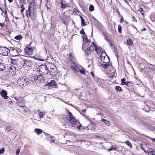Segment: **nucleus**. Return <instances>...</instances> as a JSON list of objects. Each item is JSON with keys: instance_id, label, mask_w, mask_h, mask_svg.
<instances>
[{"instance_id": "473e14b6", "label": "nucleus", "mask_w": 155, "mask_h": 155, "mask_svg": "<svg viewBox=\"0 0 155 155\" xmlns=\"http://www.w3.org/2000/svg\"><path fill=\"white\" fill-rule=\"evenodd\" d=\"M22 38V36L21 35H19L15 37L14 38L17 40H19L21 39Z\"/></svg>"}, {"instance_id": "aec40b11", "label": "nucleus", "mask_w": 155, "mask_h": 155, "mask_svg": "<svg viewBox=\"0 0 155 155\" xmlns=\"http://www.w3.org/2000/svg\"><path fill=\"white\" fill-rule=\"evenodd\" d=\"M35 132L38 134L39 135L40 134H41L43 132V131L40 129H35L34 130Z\"/></svg>"}, {"instance_id": "8fccbe9b", "label": "nucleus", "mask_w": 155, "mask_h": 155, "mask_svg": "<svg viewBox=\"0 0 155 155\" xmlns=\"http://www.w3.org/2000/svg\"><path fill=\"white\" fill-rule=\"evenodd\" d=\"M146 30V29L145 28H143V29H141L140 31H144Z\"/></svg>"}, {"instance_id": "a19ab883", "label": "nucleus", "mask_w": 155, "mask_h": 155, "mask_svg": "<svg viewBox=\"0 0 155 155\" xmlns=\"http://www.w3.org/2000/svg\"><path fill=\"white\" fill-rule=\"evenodd\" d=\"M118 31L119 33H120L121 32L122 28L121 26L120 25H118Z\"/></svg>"}, {"instance_id": "f3484780", "label": "nucleus", "mask_w": 155, "mask_h": 155, "mask_svg": "<svg viewBox=\"0 0 155 155\" xmlns=\"http://www.w3.org/2000/svg\"><path fill=\"white\" fill-rule=\"evenodd\" d=\"M37 112L40 118L43 117L45 115V114L46 113V112H42L40 111L39 110H38Z\"/></svg>"}, {"instance_id": "c85d7f7f", "label": "nucleus", "mask_w": 155, "mask_h": 155, "mask_svg": "<svg viewBox=\"0 0 155 155\" xmlns=\"http://www.w3.org/2000/svg\"><path fill=\"white\" fill-rule=\"evenodd\" d=\"M36 84H39L40 83L41 78H33Z\"/></svg>"}, {"instance_id": "69168bd1", "label": "nucleus", "mask_w": 155, "mask_h": 155, "mask_svg": "<svg viewBox=\"0 0 155 155\" xmlns=\"http://www.w3.org/2000/svg\"><path fill=\"white\" fill-rule=\"evenodd\" d=\"M141 148L142 149V150H144V148L143 147H141Z\"/></svg>"}, {"instance_id": "3c124183", "label": "nucleus", "mask_w": 155, "mask_h": 155, "mask_svg": "<svg viewBox=\"0 0 155 155\" xmlns=\"http://www.w3.org/2000/svg\"><path fill=\"white\" fill-rule=\"evenodd\" d=\"M123 18H121L120 19V23H122V22H123Z\"/></svg>"}, {"instance_id": "393cba45", "label": "nucleus", "mask_w": 155, "mask_h": 155, "mask_svg": "<svg viewBox=\"0 0 155 155\" xmlns=\"http://www.w3.org/2000/svg\"><path fill=\"white\" fill-rule=\"evenodd\" d=\"M80 17L81 19V25L82 26H84L86 25L85 24L84 19L83 18V17L80 15Z\"/></svg>"}, {"instance_id": "49530a36", "label": "nucleus", "mask_w": 155, "mask_h": 155, "mask_svg": "<svg viewBox=\"0 0 155 155\" xmlns=\"http://www.w3.org/2000/svg\"><path fill=\"white\" fill-rule=\"evenodd\" d=\"M132 20L134 21H137L136 19L134 16L132 17Z\"/></svg>"}, {"instance_id": "603ef678", "label": "nucleus", "mask_w": 155, "mask_h": 155, "mask_svg": "<svg viewBox=\"0 0 155 155\" xmlns=\"http://www.w3.org/2000/svg\"><path fill=\"white\" fill-rule=\"evenodd\" d=\"M81 124L79 126H77V127L78 129H79L80 127H81Z\"/></svg>"}, {"instance_id": "7c9ffc66", "label": "nucleus", "mask_w": 155, "mask_h": 155, "mask_svg": "<svg viewBox=\"0 0 155 155\" xmlns=\"http://www.w3.org/2000/svg\"><path fill=\"white\" fill-rule=\"evenodd\" d=\"M115 89L117 92H120L121 91V87L119 86H117L115 87Z\"/></svg>"}, {"instance_id": "72a5a7b5", "label": "nucleus", "mask_w": 155, "mask_h": 155, "mask_svg": "<svg viewBox=\"0 0 155 155\" xmlns=\"http://www.w3.org/2000/svg\"><path fill=\"white\" fill-rule=\"evenodd\" d=\"M132 85V83L130 82H127L125 84L126 86L127 87H131Z\"/></svg>"}, {"instance_id": "bb28decb", "label": "nucleus", "mask_w": 155, "mask_h": 155, "mask_svg": "<svg viewBox=\"0 0 155 155\" xmlns=\"http://www.w3.org/2000/svg\"><path fill=\"white\" fill-rule=\"evenodd\" d=\"M61 7L63 8H66V4L65 2L61 1Z\"/></svg>"}, {"instance_id": "09e8293b", "label": "nucleus", "mask_w": 155, "mask_h": 155, "mask_svg": "<svg viewBox=\"0 0 155 155\" xmlns=\"http://www.w3.org/2000/svg\"><path fill=\"white\" fill-rule=\"evenodd\" d=\"M4 26V23H0V26L1 27H3Z\"/></svg>"}, {"instance_id": "4be33fe9", "label": "nucleus", "mask_w": 155, "mask_h": 155, "mask_svg": "<svg viewBox=\"0 0 155 155\" xmlns=\"http://www.w3.org/2000/svg\"><path fill=\"white\" fill-rule=\"evenodd\" d=\"M5 66L3 63L0 62V71H2L5 69Z\"/></svg>"}, {"instance_id": "13d9d810", "label": "nucleus", "mask_w": 155, "mask_h": 155, "mask_svg": "<svg viewBox=\"0 0 155 155\" xmlns=\"http://www.w3.org/2000/svg\"><path fill=\"white\" fill-rule=\"evenodd\" d=\"M0 10L2 11V13L4 12L3 10L2 9V8H0Z\"/></svg>"}, {"instance_id": "79ce46f5", "label": "nucleus", "mask_w": 155, "mask_h": 155, "mask_svg": "<svg viewBox=\"0 0 155 155\" xmlns=\"http://www.w3.org/2000/svg\"><path fill=\"white\" fill-rule=\"evenodd\" d=\"M5 152V149L4 148H2L0 150V154L3 153Z\"/></svg>"}, {"instance_id": "7ed1b4c3", "label": "nucleus", "mask_w": 155, "mask_h": 155, "mask_svg": "<svg viewBox=\"0 0 155 155\" xmlns=\"http://www.w3.org/2000/svg\"><path fill=\"white\" fill-rule=\"evenodd\" d=\"M37 70L40 74L39 76L43 77L46 75L48 72V70L45 65H41L37 68Z\"/></svg>"}, {"instance_id": "5701e85b", "label": "nucleus", "mask_w": 155, "mask_h": 155, "mask_svg": "<svg viewBox=\"0 0 155 155\" xmlns=\"http://www.w3.org/2000/svg\"><path fill=\"white\" fill-rule=\"evenodd\" d=\"M28 2L31 5V6L34 7L35 5L34 0H27Z\"/></svg>"}, {"instance_id": "052dcab7", "label": "nucleus", "mask_w": 155, "mask_h": 155, "mask_svg": "<svg viewBox=\"0 0 155 155\" xmlns=\"http://www.w3.org/2000/svg\"><path fill=\"white\" fill-rule=\"evenodd\" d=\"M5 13L6 15L7 14V12L6 9L5 10Z\"/></svg>"}, {"instance_id": "20e7f679", "label": "nucleus", "mask_w": 155, "mask_h": 155, "mask_svg": "<svg viewBox=\"0 0 155 155\" xmlns=\"http://www.w3.org/2000/svg\"><path fill=\"white\" fill-rule=\"evenodd\" d=\"M15 100H13L14 101L16 102L17 104L20 107H23L25 111V109H26V107L24 105V102L23 99L21 97H19L14 98Z\"/></svg>"}, {"instance_id": "2f4dec72", "label": "nucleus", "mask_w": 155, "mask_h": 155, "mask_svg": "<svg viewBox=\"0 0 155 155\" xmlns=\"http://www.w3.org/2000/svg\"><path fill=\"white\" fill-rule=\"evenodd\" d=\"M117 149L116 145L112 146L110 147V148L109 149L108 151H110L112 150H115Z\"/></svg>"}, {"instance_id": "c03bdc74", "label": "nucleus", "mask_w": 155, "mask_h": 155, "mask_svg": "<svg viewBox=\"0 0 155 155\" xmlns=\"http://www.w3.org/2000/svg\"><path fill=\"white\" fill-rule=\"evenodd\" d=\"M80 33L82 35H83L85 34V32L84 31V29L83 28L81 29V30L80 31Z\"/></svg>"}, {"instance_id": "bf43d9fd", "label": "nucleus", "mask_w": 155, "mask_h": 155, "mask_svg": "<svg viewBox=\"0 0 155 155\" xmlns=\"http://www.w3.org/2000/svg\"><path fill=\"white\" fill-rule=\"evenodd\" d=\"M44 133L45 134V135L46 136H47V135H49L48 134V133H45V132H44Z\"/></svg>"}, {"instance_id": "0e129e2a", "label": "nucleus", "mask_w": 155, "mask_h": 155, "mask_svg": "<svg viewBox=\"0 0 155 155\" xmlns=\"http://www.w3.org/2000/svg\"><path fill=\"white\" fill-rule=\"evenodd\" d=\"M114 51H115V54H116V48L115 47H114Z\"/></svg>"}, {"instance_id": "c756f323", "label": "nucleus", "mask_w": 155, "mask_h": 155, "mask_svg": "<svg viewBox=\"0 0 155 155\" xmlns=\"http://www.w3.org/2000/svg\"><path fill=\"white\" fill-rule=\"evenodd\" d=\"M102 121L104 122L105 124L109 126L110 125V123L109 121L106 120L105 119H103L102 120Z\"/></svg>"}, {"instance_id": "ddd939ff", "label": "nucleus", "mask_w": 155, "mask_h": 155, "mask_svg": "<svg viewBox=\"0 0 155 155\" xmlns=\"http://www.w3.org/2000/svg\"><path fill=\"white\" fill-rule=\"evenodd\" d=\"M29 58H28V59H23L24 64L30 66L32 64L31 60L29 59Z\"/></svg>"}, {"instance_id": "774afa93", "label": "nucleus", "mask_w": 155, "mask_h": 155, "mask_svg": "<svg viewBox=\"0 0 155 155\" xmlns=\"http://www.w3.org/2000/svg\"><path fill=\"white\" fill-rule=\"evenodd\" d=\"M152 140L155 142V138L153 139Z\"/></svg>"}, {"instance_id": "b1692460", "label": "nucleus", "mask_w": 155, "mask_h": 155, "mask_svg": "<svg viewBox=\"0 0 155 155\" xmlns=\"http://www.w3.org/2000/svg\"><path fill=\"white\" fill-rule=\"evenodd\" d=\"M127 42V44L130 46H132L133 45L132 40L130 38L128 39Z\"/></svg>"}, {"instance_id": "ea45409f", "label": "nucleus", "mask_w": 155, "mask_h": 155, "mask_svg": "<svg viewBox=\"0 0 155 155\" xmlns=\"http://www.w3.org/2000/svg\"><path fill=\"white\" fill-rule=\"evenodd\" d=\"M20 7L21 8V12L22 13H23L24 11V10H25V8L24 7V5L22 4L21 5Z\"/></svg>"}, {"instance_id": "e2e57ef3", "label": "nucleus", "mask_w": 155, "mask_h": 155, "mask_svg": "<svg viewBox=\"0 0 155 155\" xmlns=\"http://www.w3.org/2000/svg\"><path fill=\"white\" fill-rule=\"evenodd\" d=\"M86 110L85 109H84V110H83L82 111V112L83 113H85V111Z\"/></svg>"}, {"instance_id": "cd10ccee", "label": "nucleus", "mask_w": 155, "mask_h": 155, "mask_svg": "<svg viewBox=\"0 0 155 155\" xmlns=\"http://www.w3.org/2000/svg\"><path fill=\"white\" fill-rule=\"evenodd\" d=\"M101 66L104 68H108V67L110 66V64H109L105 63V64H101Z\"/></svg>"}, {"instance_id": "4468645a", "label": "nucleus", "mask_w": 155, "mask_h": 155, "mask_svg": "<svg viewBox=\"0 0 155 155\" xmlns=\"http://www.w3.org/2000/svg\"><path fill=\"white\" fill-rule=\"evenodd\" d=\"M76 71H79V72L81 73V74L83 75L85 74V71L84 69L81 66L79 67L78 68H76Z\"/></svg>"}, {"instance_id": "423d86ee", "label": "nucleus", "mask_w": 155, "mask_h": 155, "mask_svg": "<svg viewBox=\"0 0 155 155\" xmlns=\"http://www.w3.org/2000/svg\"><path fill=\"white\" fill-rule=\"evenodd\" d=\"M55 85V82L54 80H52L48 84H45L43 87L44 90H48L51 89L53 86Z\"/></svg>"}, {"instance_id": "c9c22d12", "label": "nucleus", "mask_w": 155, "mask_h": 155, "mask_svg": "<svg viewBox=\"0 0 155 155\" xmlns=\"http://www.w3.org/2000/svg\"><path fill=\"white\" fill-rule=\"evenodd\" d=\"M94 6L92 5H91L89 7V10L90 12H92L94 10Z\"/></svg>"}, {"instance_id": "f8f14e48", "label": "nucleus", "mask_w": 155, "mask_h": 155, "mask_svg": "<svg viewBox=\"0 0 155 155\" xmlns=\"http://www.w3.org/2000/svg\"><path fill=\"white\" fill-rule=\"evenodd\" d=\"M79 66H78L75 61H71V63L70 67L71 68L75 71H76V68H78Z\"/></svg>"}, {"instance_id": "1a4fd4ad", "label": "nucleus", "mask_w": 155, "mask_h": 155, "mask_svg": "<svg viewBox=\"0 0 155 155\" xmlns=\"http://www.w3.org/2000/svg\"><path fill=\"white\" fill-rule=\"evenodd\" d=\"M8 72L9 76L12 77L16 74V69L14 66H11V67L9 68Z\"/></svg>"}, {"instance_id": "dca6fc26", "label": "nucleus", "mask_w": 155, "mask_h": 155, "mask_svg": "<svg viewBox=\"0 0 155 155\" xmlns=\"http://www.w3.org/2000/svg\"><path fill=\"white\" fill-rule=\"evenodd\" d=\"M32 8L31 5H29L28 7V10L26 11V15L27 17L29 18V16L31 14V8Z\"/></svg>"}, {"instance_id": "0eeeda50", "label": "nucleus", "mask_w": 155, "mask_h": 155, "mask_svg": "<svg viewBox=\"0 0 155 155\" xmlns=\"http://www.w3.org/2000/svg\"><path fill=\"white\" fill-rule=\"evenodd\" d=\"M17 83L22 87L27 85L28 82L25 78H19L17 81Z\"/></svg>"}, {"instance_id": "6e6d98bb", "label": "nucleus", "mask_w": 155, "mask_h": 155, "mask_svg": "<svg viewBox=\"0 0 155 155\" xmlns=\"http://www.w3.org/2000/svg\"><path fill=\"white\" fill-rule=\"evenodd\" d=\"M109 43H110V46L111 47H113V45L111 43V41H110V42H109Z\"/></svg>"}, {"instance_id": "6e6552de", "label": "nucleus", "mask_w": 155, "mask_h": 155, "mask_svg": "<svg viewBox=\"0 0 155 155\" xmlns=\"http://www.w3.org/2000/svg\"><path fill=\"white\" fill-rule=\"evenodd\" d=\"M10 53V50L8 48L4 47L0 48V54L2 55H7L8 53Z\"/></svg>"}, {"instance_id": "a878e982", "label": "nucleus", "mask_w": 155, "mask_h": 155, "mask_svg": "<svg viewBox=\"0 0 155 155\" xmlns=\"http://www.w3.org/2000/svg\"><path fill=\"white\" fill-rule=\"evenodd\" d=\"M69 57L68 58L69 60L71 61V62L73 61H74V57L73 55H72L71 54H69Z\"/></svg>"}, {"instance_id": "f704fd0d", "label": "nucleus", "mask_w": 155, "mask_h": 155, "mask_svg": "<svg viewBox=\"0 0 155 155\" xmlns=\"http://www.w3.org/2000/svg\"><path fill=\"white\" fill-rule=\"evenodd\" d=\"M125 143H126V144L129 146L130 147H132V145L131 143L128 140H127L126 142H124Z\"/></svg>"}, {"instance_id": "37998d69", "label": "nucleus", "mask_w": 155, "mask_h": 155, "mask_svg": "<svg viewBox=\"0 0 155 155\" xmlns=\"http://www.w3.org/2000/svg\"><path fill=\"white\" fill-rule=\"evenodd\" d=\"M104 38L105 40L109 42H110L111 41L110 39L107 36H105Z\"/></svg>"}, {"instance_id": "338daca9", "label": "nucleus", "mask_w": 155, "mask_h": 155, "mask_svg": "<svg viewBox=\"0 0 155 155\" xmlns=\"http://www.w3.org/2000/svg\"><path fill=\"white\" fill-rule=\"evenodd\" d=\"M143 150L144 151L145 153H147V151H146L145 149H144V150Z\"/></svg>"}, {"instance_id": "58836bf2", "label": "nucleus", "mask_w": 155, "mask_h": 155, "mask_svg": "<svg viewBox=\"0 0 155 155\" xmlns=\"http://www.w3.org/2000/svg\"><path fill=\"white\" fill-rule=\"evenodd\" d=\"M11 130V128L10 127L8 126L6 127L5 130V131L6 132H8Z\"/></svg>"}, {"instance_id": "5fc2aeb1", "label": "nucleus", "mask_w": 155, "mask_h": 155, "mask_svg": "<svg viewBox=\"0 0 155 155\" xmlns=\"http://www.w3.org/2000/svg\"><path fill=\"white\" fill-rule=\"evenodd\" d=\"M50 73L51 75H52L53 76L54 75V74H53V73L52 71H50Z\"/></svg>"}, {"instance_id": "39448f33", "label": "nucleus", "mask_w": 155, "mask_h": 155, "mask_svg": "<svg viewBox=\"0 0 155 155\" xmlns=\"http://www.w3.org/2000/svg\"><path fill=\"white\" fill-rule=\"evenodd\" d=\"M100 57L101 61L104 63H108L110 61L109 57L104 52H102Z\"/></svg>"}, {"instance_id": "864d4df0", "label": "nucleus", "mask_w": 155, "mask_h": 155, "mask_svg": "<svg viewBox=\"0 0 155 155\" xmlns=\"http://www.w3.org/2000/svg\"><path fill=\"white\" fill-rule=\"evenodd\" d=\"M67 21H67L66 20H64L63 21V22L64 24H65L66 23V22H67Z\"/></svg>"}, {"instance_id": "4d7b16f0", "label": "nucleus", "mask_w": 155, "mask_h": 155, "mask_svg": "<svg viewBox=\"0 0 155 155\" xmlns=\"http://www.w3.org/2000/svg\"><path fill=\"white\" fill-rule=\"evenodd\" d=\"M144 12V11H143V10H141V12H140V13H141V14H144V13H143V12Z\"/></svg>"}, {"instance_id": "f03ea898", "label": "nucleus", "mask_w": 155, "mask_h": 155, "mask_svg": "<svg viewBox=\"0 0 155 155\" xmlns=\"http://www.w3.org/2000/svg\"><path fill=\"white\" fill-rule=\"evenodd\" d=\"M65 112L68 115L66 117V119L69 123L70 125L72 127L75 124L76 121L75 117L73 115L72 113L69 111L67 109H65Z\"/></svg>"}, {"instance_id": "680f3d73", "label": "nucleus", "mask_w": 155, "mask_h": 155, "mask_svg": "<svg viewBox=\"0 0 155 155\" xmlns=\"http://www.w3.org/2000/svg\"><path fill=\"white\" fill-rule=\"evenodd\" d=\"M8 1L9 3H11L13 2V0H8Z\"/></svg>"}, {"instance_id": "9b49d317", "label": "nucleus", "mask_w": 155, "mask_h": 155, "mask_svg": "<svg viewBox=\"0 0 155 155\" xmlns=\"http://www.w3.org/2000/svg\"><path fill=\"white\" fill-rule=\"evenodd\" d=\"M25 53L28 55H31L33 53V50L31 48L26 47L25 49Z\"/></svg>"}, {"instance_id": "412c9836", "label": "nucleus", "mask_w": 155, "mask_h": 155, "mask_svg": "<svg viewBox=\"0 0 155 155\" xmlns=\"http://www.w3.org/2000/svg\"><path fill=\"white\" fill-rule=\"evenodd\" d=\"M154 151L152 148H149L147 150V153L150 154L155 155V153H153Z\"/></svg>"}, {"instance_id": "a18cd8bd", "label": "nucleus", "mask_w": 155, "mask_h": 155, "mask_svg": "<svg viewBox=\"0 0 155 155\" xmlns=\"http://www.w3.org/2000/svg\"><path fill=\"white\" fill-rule=\"evenodd\" d=\"M20 150L19 149H17L16 150V154L18 155L20 153Z\"/></svg>"}, {"instance_id": "2eb2a0df", "label": "nucleus", "mask_w": 155, "mask_h": 155, "mask_svg": "<svg viewBox=\"0 0 155 155\" xmlns=\"http://www.w3.org/2000/svg\"><path fill=\"white\" fill-rule=\"evenodd\" d=\"M0 94L5 99H7L8 98L7 95V92L6 91L2 90L0 92Z\"/></svg>"}, {"instance_id": "a211bd4d", "label": "nucleus", "mask_w": 155, "mask_h": 155, "mask_svg": "<svg viewBox=\"0 0 155 155\" xmlns=\"http://www.w3.org/2000/svg\"><path fill=\"white\" fill-rule=\"evenodd\" d=\"M107 74L109 78H113L115 75V71L113 70L110 71L108 72Z\"/></svg>"}, {"instance_id": "e433bc0d", "label": "nucleus", "mask_w": 155, "mask_h": 155, "mask_svg": "<svg viewBox=\"0 0 155 155\" xmlns=\"http://www.w3.org/2000/svg\"><path fill=\"white\" fill-rule=\"evenodd\" d=\"M149 68L151 71H153L154 70L155 68L154 66L150 64V66L149 67Z\"/></svg>"}, {"instance_id": "f257e3e1", "label": "nucleus", "mask_w": 155, "mask_h": 155, "mask_svg": "<svg viewBox=\"0 0 155 155\" xmlns=\"http://www.w3.org/2000/svg\"><path fill=\"white\" fill-rule=\"evenodd\" d=\"M83 43L82 48L85 50L87 54L90 53L94 49V46L92 45L91 41L87 39V36L85 34L82 36Z\"/></svg>"}, {"instance_id": "9d476101", "label": "nucleus", "mask_w": 155, "mask_h": 155, "mask_svg": "<svg viewBox=\"0 0 155 155\" xmlns=\"http://www.w3.org/2000/svg\"><path fill=\"white\" fill-rule=\"evenodd\" d=\"M10 53L12 56H18L19 54L16 49L14 48H11Z\"/></svg>"}, {"instance_id": "de8ad7c7", "label": "nucleus", "mask_w": 155, "mask_h": 155, "mask_svg": "<svg viewBox=\"0 0 155 155\" xmlns=\"http://www.w3.org/2000/svg\"><path fill=\"white\" fill-rule=\"evenodd\" d=\"M91 76L93 77H94V73L93 72H91Z\"/></svg>"}, {"instance_id": "6ab92c4d", "label": "nucleus", "mask_w": 155, "mask_h": 155, "mask_svg": "<svg viewBox=\"0 0 155 155\" xmlns=\"http://www.w3.org/2000/svg\"><path fill=\"white\" fill-rule=\"evenodd\" d=\"M95 47V50L97 54H99L100 53L103 52L101 51V48L97 46L94 45Z\"/></svg>"}, {"instance_id": "4c0bfd02", "label": "nucleus", "mask_w": 155, "mask_h": 155, "mask_svg": "<svg viewBox=\"0 0 155 155\" xmlns=\"http://www.w3.org/2000/svg\"><path fill=\"white\" fill-rule=\"evenodd\" d=\"M122 85H125L127 82L125 81L124 78H123L121 80Z\"/></svg>"}]
</instances>
